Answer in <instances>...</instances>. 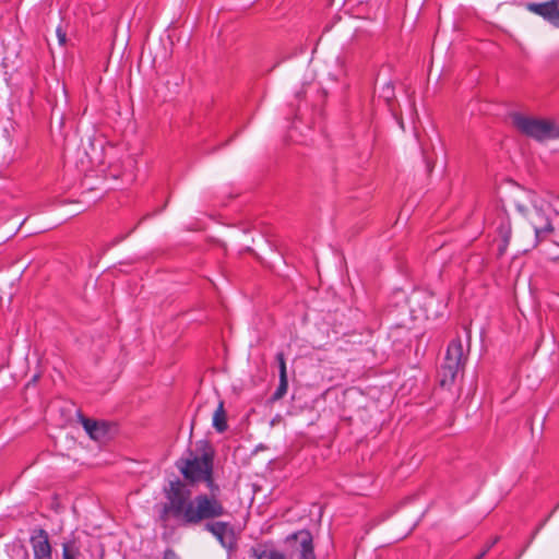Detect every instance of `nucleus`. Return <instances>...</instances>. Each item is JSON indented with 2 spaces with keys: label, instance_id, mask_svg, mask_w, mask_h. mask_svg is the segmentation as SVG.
I'll list each match as a JSON object with an SVG mask.
<instances>
[{
  "label": "nucleus",
  "instance_id": "nucleus-21",
  "mask_svg": "<svg viewBox=\"0 0 559 559\" xmlns=\"http://www.w3.org/2000/svg\"><path fill=\"white\" fill-rule=\"evenodd\" d=\"M488 551H489V547H486L479 555H477L475 557V559H483Z\"/></svg>",
  "mask_w": 559,
  "mask_h": 559
},
{
  "label": "nucleus",
  "instance_id": "nucleus-11",
  "mask_svg": "<svg viewBox=\"0 0 559 559\" xmlns=\"http://www.w3.org/2000/svg\"><path fill=\"white\" fill-rule=\"evenodd\" d=\"M496 224V231L501 239V243L498 247V253L499 255H502L504 254L511 238V222L509 215L506 212H500Z\"/></svg>",
  "mask_w": 559,
  "mask_h": 559
},
{
  "label": "nucleus",
  "instance_id": "nucleus-2",
  "mask_svg": "<svg viewBox=\"0 0 559 559\" xmlns=\"http://www.w3.org/2000/svg\"><path fill=\"white\" fill-rule=\"evenodd\" d=\"M200 455H194L190 451V457L181 459L177 462L183 477L191 484L200 483L205 476L209 477L214 465V450L207 441H201L199 444Z\"/></svg>",
  "mask_w": 559,
  "mask_h": 559
},
{
  "label": "nucleus",
  "instance_id": "nucleus-25",
  "mask_svg": "<svg viewBox=\"0 0 559 559\" xmlns=\"http://www.w3.org/2000/svg\"><path fill=\"white\" fill-rule=\"evenodd\" d=\"M123 238H124V237L118 238L116 242L121 241Z\"/></svg>",
  "mask_w": 559,
  "mask_h": 559
},
{
  "label": "nucleus",
  "instance_id": "nucleus-22",
  "mask_svg": "<svg viewBox=\"0 0 559 559\" xmlns=\"http://www.w3.org/2000/svg\"><path fill=\"white\" fill-rule=\"evenodd\" d=\"M515 206H516V209H518V211H519V212H521V213H523V214H525V213H526V207H525L523 204H521V203H516V204H515Z\"/></svg>",
  "mask_w": 559,
  "mask_h": 559
},
{
  "label": "nucleus",
  "instance_id": "nucleus-19",
  "mask_svg": "<svg viewBox=\"0 0 559 559\" xmlns=\"http://www.w3.org/2000/svg\"><path fill=\"white\" fill-rule=\"evenodd\" d=\"M547 521V519L539 524V526L533 532L532 536H531V539L528 540V543L526 544V546L524 547V549L519 554L518 558H520L523 552L525 551V549L528 547V545L531 544V542L535 538V536L537 535V533L539 532V530L544 526L545 522Z\"/></svg>",
  "mask_w": 559,
  "mask_h": 559
},
{
  "label": "nucleus",
  "instance_id": "nucleus-12",
  "mask_svg": "<svg viewBox=\"0 0 559 559\" xmlns=\"http://www.w3.org/2000/svg\"><path fill=\"white\" fill-rule=\"evenodd\" d=\"M84 547V543L80 536L74 535L72 533L63 543H62V559H81L82 558V549Z\"/></svg>",
  "mask_w": 559,
  "mask_h": 559
},
{
  "label": "nucleus",
  "instance_id": "nucleus-7",
  "mask_svg": "<svg viewBox=\"0 0 559 559\" xmlns=\"http://www.w3.org/2000/svg\"><path fill=\"white\" fill-rule=\"evenodd\" d=\"M525 9L559 28V2L558 0H548L545 2H526Z\"/></svg>",
  "mask_w": 559,
  "mask_h": 559
},
{
  "label": "nucleus",
  "instance_id": "nucleus-14",
  "mask_svg": "<svg viewBox=\"0 0 559 559\" xmlns=\"http://www.w3.org/2000/svg\"><path fill=\"white\" fill-rule=\"evenodd\" d=\"M288 389V378L287 376H280L278 385L275 390V392L271 396V402L280 401L285 396Z\"/></svg>",
  "mask_w": 559,
  "mask_h": 559
},
{
  "label": "nucleus",
  "instance_id": "nucleus-1",
  "mask_svg": "<svg viewBox=\"0 0 559 559\" xmlns=\"http://www.w3.org/2000/svg\"><path fill=\"white\" fill-rule=\"evenodd\" d=\"M204 481L209 493H199L191 498V492L180 480H173L165 489L166 502L159 511V520L165 525L169 520H176L180 526H199L203 521L215 520L227 513L226 508L219 500V485L215 483L213 471Z\"/></svg>",
  "mask_w": 559,
  "mask_h": 559
},
{
  "label": "nucleus",
  "instance_id": "nucleus-15",
  "mask_svg": "<svg viewBox=\"0 0 559 559\" xmlns=\"http://www.w3.org/2000/svg\"><path fill=\"white\" fill-rule=\"evenodd\" d=\"M253 557L255 559H286L284 554L277 550H253Z\"/></svg>",
  "mask_w": 559,
  "mask_h": 559
},
{
  "label": "nucleus",
  "instance_id": "nucleus-26",
  "mask_svg": "<svg viewBox=\"0 0 559 559\" xmlns=\"http://www.w3.org/2000/svg\"><path fill=\"white\" fill-rule=\"evenodd\" d=\"M558 2H559V0H558Z\"/></svg>",
  "mask_w": 559,
  "mask_h": 559
},
{
  "label": "nucleus",
  "instance_id": "nucleus-13",
  "mask_svg": "<svg viewBox=\"0 0 559 559\" xmlns=\"http://www.w3.org/2000/svg\"><path fill=\"white\" fill-rule=\"evenodd\" d=\"M213 427L219 433L225 432L228 428L227 414L224 408V402L219 401L216 411L213 414Z\"/></svg>",
  "mask_w": 559,
  "mask_h": 559
},
{
  "label": "nucleus",
  "instance_id": "nucleus-9",
  "mask_svg": "<svg viewBox=\"0 0 559 559\" xmlns=\"http://www.w3.org/2000/svg\"><path fill=\"white\" fill-rule=\"evenodd\" d=\"M81 424L91 439L104 441L109 437L111 425L105 420H94L81 416Z\"/></svg>",
  "mask_w": 559,
  "mask_h": 559
},
{
  "label": "nucleus",
  "instance_id": "nucleus-4",
  "mask_svg": "<svg viewBox=\"0 0 559 559\" xmlns=\"http://www.w3.org/2000/svg\"><path fill=\"white\" fill-rule=\"evenodd\" d=\"M466 356L464 354L463 343L460 337L452 340L447 348L444 361L439 370V384L442 388H449L460 370L464 368Z\"/></svg>",
  "mask_w": 559,
  "mask_h": 559
},
{
  "label": "nucleus",
  "instance_id": "nucleus-23",
  "mask_svg": "<svg viewBox=\"0 0 559 559\" xmlns=\"http://www.w3.org/2000/svg\"><path fill=\"white\" fill-rule=\"evenodd\" d=\"M498 540H499V537H495V538H493V539H492V540L487 545V547H489V549H490L495 544H497V543H498Z\"/></svg>",
  "mask_w": 559,
  "mask_h": 559
},
{
  "label": "nucleus",
  "instance_id": "nucleus-18",
  "mask_svg": "<svg viewBox=\"0 0 559 559\" xmlns=\"http://www.w3.org/2000/svg\"><path fill=\"white\" fill-rule=\"evenodd\" d=\"M56 35L60 45H64L67 43V33L62 29L61 26L56 28Z\"/></svg>",
  "mask_w": 559,
  "mask_h": 559
},
{
  "label": "nucleus",
  "instance_id": "nucleus-6",
  "mask_svg": "<svg viewBox=\"0 0 559 559\" xmlns=\"http://www.w3.org/2000/svg\"><path fill=\"white\" fill-rule=\"evenodd\" d=\"M286 543L298 552V559H316L313 537L308 530H300L288 535Z\"/></svg>",
  "mask_w": 559,
  "mask_h": 559
},
{
  "label": "nucleus",
  "instance_id": "nucleus-20",
  "mask_svg": "<svg viewBox=\"0 0 559 559\" xmlns=\"http://www.w3.org/2000/svg\"><path fill=\"white\" fill-rule=\"evenodd\" d=\"M163 559H179V557L177 556L175 550H173L171 548H167L164 552Z\"/></svg>",
  "mask_w": 559,
  "mask_h": 559
},
{
  "label": "nucleus",
  "instance_id": "nucleus-10",
  "mask_svg": "<svg viewBox=\"0 0 559 559\" xmlns=\"http://www.w3.org/2000/svg\"><path fill=\"white\" fill-rule=\"evenodd\" d=\"M204 524V531L211 533L216 539L219 542V544L224 547H227L226 538L227 536H233L234 530L229 522H223V521H214V520H207L203 521Z\"/></svg>",
  "mask_w": 559,
  "mask_h": 559
},
{
  "label": "nucleus",
  "instance_id": "nucleus-5",
  "mask_svg": "<svg viewBox=\"0 0 559 559\" xmlns=\"http://www.w3.org/2000/svg\"><path fill=\"white\" fill-rule=\"evenodd\" d=\"M552 213L555 212L549 206L547 209L534 206L527 213V218L534 229L537 243L550 239L556 223Z\"/></svg>",
  "mask_w": 559,
  "mask_h": 559
},
{
  "label": "nucleus",
  "instance_id": "nucleus-16",
  "mask_svg": "<svg viewBox=\"0 0 559 559\" xmlns=\"http://www.w3.org/2000/svg\"><path fill=\"white\" fill-rule=\"evenodd\" d=\"M280 376H287L286 360L283 352L276 354Z\"/></svg>",
  "mask_w": 559,
  "mask_h": 559
},
{
  "label": "nucleus",
  "instance_id": "nucleus-3",
  "mask_svg": "<svg viewBox=\"0 0 559 559\" xmlns=\"http://www.w3.org/2000/svg\"><path fill=\"white\" fill-rule=\"evenodd\" d=\"M511 118L519 132L537 142L559 139V126L550 120L527 117L519 112L513 114Z\"/></svg>",
  "mask_w": 559,
  "mask_h": 559
},
{
  "label": "nucleus",
  "instance_id": "nucleus-17",
  "mask_svg": "<svg viewBox=\"0 0 559 559\" xmlns=\"http://www.w3.org/2000/svg\"><path fill=\"white\" fill-rule=\"evenodd\" d=\"M552 214L556 219V223H555V226H554V229H552L549 240H551L554 243L559 246V214L558 213H552Z\"/></svg>",
  "mask_w": 559,
  "mask_h": 559
},
{
  "label": "nucleus",
  "instance_id": "nucleus-8",
  "mask_svg": "<svg viewBox=\"0 0 559 559\" xmlns=\"http://www.w3.org/2000/svg\"><path fill=\"white\" fill-rule=\"evenodd\" d=\"M34 559H52V547L49 542L48 533L41 528H35L31 535Z\"/></svg>",
  "mask_w": 559,
  "mask_h": 559
},
{
  "label": "nucleus",
  "instance_id": "nucleus-24",
  "mask_svg": "<svg viewBox=\"0 0 559 559\" xmlns=\"http://www.w3.org/2000/svg\"><path fill=\"white\" fill-rule=\"evenodd\" d=\"M427 167H428V169H429V171H430L432 166H430V164L428 163V164H427Z\"/></svg>",
  "mask_w": 559,
  "mask_h": 559
}]
</instances>
